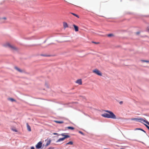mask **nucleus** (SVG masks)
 I'll return each mask as SVG.
<instances>
[{
	"label": "nucleus",
	"mask_w": 149,
	"mask_h": 149,
	"mask_svg": "<svg viewBox=\"0 0 149 149\" xmlns=\"http://www.w3.org/2000/svg\"><path fill=\"white\" fill-rule=\"evenodd\" d=\"M76 83L79 84V85H81L82 84V82L81 79L77 80L76 81Z\"/></svg>",
	"instance_id": "obj_7"
},
{
	"label": "nucleus",
	"mask_w": 149,
	"mask_h": 149,
	"mask_svg": "<svg viewBox=\"0 0 149 149\" xmlns=\"http://www.w3.org/2000/svg\"><path fill=\"white\" fill-rule=\"evenodd\" d=\"M67 128L68 129H70L71 130H73L74 129V128L73 127H68Z\"/></svg>",
	"instance_id": "obj_19"
},
{
	"label": "nucleus",
	"mask_w": 149,
	"mask_h": 149,
	"mask_svg": "<svg viewBox=\"0 0 149 149\" xmlns=\"http://www.w3.org/2000/svg\"><path fill=\"white\" fill-rule=\"evenodd\" d=\"M12 130H13V131H14V132H17V130L16 129H11Z\"/></svg>",
	"instance_id": "obj_20"
},
{
	"label": "nucleus",
	"mask_w": 149,
	"mask_h": 149,
	"mask_svg": "<svg viewBox=\"0 0 149 149\" xmlns=\"http://www.w3.org/2000/svg\"><path fill=\"white\" fill-rule=\"evenodd\" d=\"M93 72L99 76H102V74L101 72L98 70L95 69L93 71Z\"/></svg>",
	"instance_id": "obj_3"
},
{
	"label": "nucleus",
	"mask_w": 149,
	"mask_h": 149,
	"mask_svg": "<svg viewBox=\"0 0 149 149\" xmlns=\"http://www.w3.org/2000/svg\"><path fill=\"white\" fill-rule=\"evenodd\" d=\"M8 100L11 101L12 102H13L14 101H16V100L12 98H9L8 99Z\"/></svg>",
	"instance_id": "obj_13"
},
{
	"label": "nucleus",
	"mask_w": 149,
	"mask_h": 149,
	"mask_svg": "<svg viewBox=\"0 0 149 149\" xmlns=\"http://www.w3.org/2000/svg\"><path fill=\"white\" fill-rule=\"evenodd\" d=\"M141 122V123H142L143 122H144L148 124V125H149V122H148V121L144 120L142 118H139V121Z\"/></svg>",
	"instance_id": "obj_5"
},
{
	"label": "nucleus",
	"mask_w": 149,
	"mask_h": 149,
	"mask_svg": "<svg viewBox=\"0 0 149 149\" xmlns=\"http://www.w3.org/2000/svg\"><path fill=\"white\" fill-rule=\"evenodd\" d=\"M105 111L108 112L109 114L107 113H104L102 115V116L105 118H111L113 119H116V117L115 115L111 111H108L105 110Z\"/></svg>",
	"instance_id": "obj_1"
},
{
	"label": "nucleus",
	"mask_w": 149,
	"mask_h": 149,
	"mask_svg": "<svg viewBox=\"0 0 149 149\" xmlns=\"http://www.w3.org/2000/svg\"><path fill=\"white\" fill-rule=\"evenodd\" d=\"M79 132L80 134H81L82 135H84V133L83 132H81V131H79Z\"/></svg>",
	"instance_id": "obj_21"
},
{
	"label": "nucleus",
	"mask_w": 149,
	"mask_h": 149,
	"mask_svg": "<svg viewBox=\"0 0 149 149\" xmlns=\"http://www.w3.org/2000/svg\"><path fill=\"white\" fill-rule=\"evenodd\" d=\"M55 122L56 123H63V121H55Z\"/></svg>",
	"instance_id": "obj_14"
},
{
	"label": "nucleus",
	"mask_w": 149,
	"mask_h": 149,
	"mask_svg": "<svg viewBox=\"0 0 149 149\" xmlns=\"http://www.w3.org/2000/svg\"><path fill=\"white\" fill-rule=\"evenodd\" d=\"M63 26L64 28L68 27V24L66 22H63Z\"/></svg>",
	"instance_id": "obj_9"
},
{
	"label": "nucleus",
	"mask_w": 149,
	"mask_h": 149,
	"mask_svg": "<svg viewBox=\"0 0 149 149\" xmlns=\"http://www.w3.org/2000/svg\"><path fill=\"white\" fill-rule=\"evenodd\" d=\"M71 13V14H72V15H73L74 16H75V17H77V18H79V16L78 15H77V14H75V13Z\"/></svg>",
	"instance_id": "obj_16"
},
{
	"label": "nucleus",
	"mask_w": 149,
	"mask_h": 149,
	"mask_svg": "<svg viewBox=\"0 0 149 149\" xmlns=\"http://www.w3.org/2000/svg\"><path fill=\"white\" fill-rule=\"evenodd\" d=\"M40 55L41 56H47V55H43V54H41Z\"/></svg>",
	"instance_id": "obj_26"
},
{
	"label": "nucleus",
	"mask_w": 149,
	"mask_h": 149,
	"mask_svg": "<svg viewBox=\"0 0 149 149\" xmlns=\"http://www.w3.org/2000/svg\"><path fill=\"white\" fill-rule=\"evenodd\" d=\"M73 142L72 141H70L68 142V143H67L66 144V145L70 144L71 145H73Z\"/></svg>",
	"instance_id": "obj_18"
},
{
	"label": "nucleus",
	"mask_w": 149,
	"mask_h": 149,
	"mask_svg": "<svg viewBox=\"0 0 149 149\" xmlns=\"http://www.w3.org/2000/svg\"><path fill=\"white\" fill-rule=\"evenodd\" d=\"M47 149H54V148L53 147H50Z\"/></svg>",
	"instance_id": "obj_25"
},
{
	"label": "nucleus",
	"mask_w": 149,
	"mask_h": 149,
	"mask_svg": "<svg viewBox=\"0 0 149 149\" xmlns=\"http://www.w3.org/2000/svg\"><path fill=\"white\" fill-rule=\"evenodd\" d=\"M42 143L41 142H39L36 145V147L37 148L39 149L42 147Z\"/></svg>",
	"instance_id": "obj_4"
},
{
	"label": "nucleus",
	"mask_w": 149,
	"mask_h": 149,
	"mask_svg": "<svg viewBox=\"0 0 149 149\" xmlns=\"http://www.w3.org/2000/svg\"><path fill=\"white\" fill-rule=\"evenodd\" d=\"M15 68L17 71H18V72H23V71L19 68H18V67H15Z\"/></svg>",
	"instance_id": "obj_8"
},
{
	"label": "nucleus",
	"mask_w": 149,
	"mask_h": 149,
	"mask_svg": "<svg viewBox=\"0 0 149 149\" xmlns=\"http://www.w3.org/2000/svg\"><path fill=\"white\" fill-rule=\"evenodd\" d=\"M144 125L149 130V127L145 124H144Z\"/></svg>",
	"instance_id": "obj_23"
},
{
	"label": "nucleus",
	"mask_w": 149,
	"mask_h": 149,
	"mask_svg": "<svg viewBox=\"0 0 149 149\" xmlns=\"http://www.w3.org/2000/svg\"><path fill=\"white\" fill-rule=\"evenodd\" d=\"M94 42V43H96H96H96V42Z\"/></svg>",
	"instance_id": "obj_33"
},
{
	"label": "nucleus",
	"mask_w": 149,
	"mask_h": 149,
	"mask_svg": "<svg viewBox=\"0 0 149 149\" xmlns=\"http://www.w3.org/2000/svg\"><path fill=\"white\" fill-rule=\"evenodd\" d=\"M73 26L74 27L75 31L76 32L78 31L79 30L78 27L75 24H73Z\"/></svg>",
	"instance_id": "obj_11"
},
{
	"label": "nucleus",
	"mask_w": 149,
	"mask_h": 149,
	"mask_svg": "<svg viewBox=\"0 0 149 149\" xmlns=\"http://www.w3.org/2000/svg\"><path fill=\"white\" fill-rule=\"evenodd\" d=\"M138 130H141L143 131L144 132H145V131L143 130L142 129H138Z\"/></svg>",
	"instance_id": "obj_29"
},
{
	"label": "nucleus",
	"mask_w": 149,
	"mask_h": 149,
	"mask_svg": "<svg viewBox=\"0 0 149 149\" xmlns=\"http://www.w3.org/2000/svg\"><path fill=\"white\" fill-rule=\"evenodd\" d=\"M31 149H35L33 146H32L31 147Z\"/></svg>",
	"instance_id": "obj_30"
},
{
	"label": "nucleus",
	"mask_w": 149,
	"mask_h": 149,
	"mask_svg": "<svg viewBox=\"0 0 149 149\" xmlns=\"http://www.w3.org/2000/svg\"><path fill=\"white\" fill-rule=\"evenodd\" d=\"M123 103V101H120V102H119V103L120 104H122Z\"/></svg>",
	"instance_id": "obj_27"
},
{
	"label": "nucleus",
	"mask_w": 149,
	"mask_h": 149,
	"mask_svg": "<svg viewBox=\"0 0 149 149\" xmlns=\"http://www.w3.org/2000/svg\"><path fill=\"white\" fill-rule=\"evenodd\" d=\"M26 126H27V129L29 131V132L31 131V127L29 125L28 123H26Z\"/></svg>",
	"instance_id": "obj_10"
},
{
	"label": "nucleus",
	"mask_w": 149,
	"mask_h": 149,
	"mask_svg": "<svg viewBox=\"0 0 149 149\" xmlns=\"http://www.w3.org/2000/svg\"><path fill=\"white\" fill-rule=\"evenodd\" d=\"M131 120H135L136 122H139V118H132L131 119Z\"/></svg>",
	"instance_id": "obj_15"
},
{
	"label": "nucleus",
	"mask_w": 149,
	"mask_h": 149,
	"mask_svg": "<svg viewBox=\"0 0 149 149\" xmlns=\"http://www.w3.org/2000/svg\"><path fill=\"white\" fill-rule=\"evenodd\" d=\"M107 36L109 37H111L114 36V35L112 33L108 34L107 35Z\"/></svg>",
	"instance_id": "obj_17"
},
{
	"label": "nucleus",
	"mask_w": 149,
	"mask_h": 149,
	"mask_svg": "<svg viewBox=\"0 0 149 149\" xmlns=\"http://www.w3.org/2000/svg\"><path fill=\"white\" fill-rule=\"evenodd\" d=\"M61 135L62 136H64L63 138L65 139L66 138H69L70 136L68 135H65V133H62L61 134Z\"/></svg>",
	"instance_id": "obj_6"
},
{
	"label": "nucleus",
	"mask_w": 149,
	"mask_h": 149,
	"mask_svg": "<svg viewBox=\"0 0 149 149\" xmlns=\"http://www.w3.org/2000/svg\"><path fill=\"white\" fill-rule=\"evenodd\" d=\"M139 33H140V32H136V33L137 35H139Z\"/></svg>",
	"instance_id": "obj_28"
},
{
	"label": "nucleus",
	"mask_w": 149,
	"mask_h": 149,
	"mask_svg": "<svg viewBox=\"0 0 149 149\" xmlns=\"http://www.w3.org/2000/svg\"><path fill=\"white\" fill-rule=\"evenodd\" d=\"M141 61L146 63H149V61L146 60H141Z\"/></svg>",
	"instance_id": "obj_22"
},
{
	"label": "nucleus",
	"mask_w": 149,
	"mask_h": 149,
	"mask_svg": "<svg viewBox=\"0 0 149 149\" xmlns=\"http://www.w3.org/2000/svg\"><path fill=\"white\" fill-rule=\"evenodd\" d=\"M3 19H6V17H3Z\"/></svg>",
	"instance_id": "obj_32"
},
{
	"label": "nucleus",
	"mask_w": 149,
	"mask_h": 149,
	"mask_svg": "<svg viewBox=\"0 0 149 149\" xmlns=\"http://www.w3.org/2000/svg\"><path fill=\"white\" fill-rule=\"evenodd\" d=\"M53 134L54 135H57V134H58L57 133H53Z\"/></svg>",
	"instance_id": "obj_31"
},
{
	"label": "nucleus",
	"mask_w": 149,
	"mask_h": 149,
	"mask_svg": "<svg viewBox=\"0 0 149 149\" xmlns=\"http://www.w3.org/2000/svg\"><path fill=\"white\" fill-rule=\"evenodd\" d=\"M50 143V141L49 142H48L47 143V144H46V145L47 146H48L49 144Z\"/></svg>",
	"instance_id": "obj_24"
},
{
	"label": "nucleus",
	"mask_w": 149,
	"mask_h": 149,
	"mask_svg": "<svg viewBox=\"0 0 149 149\" xmlns=\"http://www.w3.org/2000/svg\"><path fill=\"white\" fill-rule=\"evenodd\" d=\"M4 46L5 47H8L10 48L12 50H17V48L15 47L14 46L11 45L9 44L8 43L5 44L4 45Z\"/></svg>",
	"instance_id": "obj_2"
},
{
	"label": "nucleus",
	"mask_w": 149,
	"mask_h": 149,
	"mask_svg": "<svg viewBox=\"0 0 149 149\" xmlns=\"http://www.w3.org/2000/svg\"><path fill=\"white\" fill-rule=\"evenodd\" d=\"M64 140L65 139L63 138H60L56 141V142H58L61 141H62Z\"/></svg>",
	"instance_id": "obj_12"
}]
</instances>
